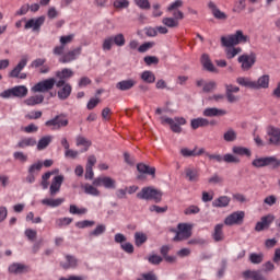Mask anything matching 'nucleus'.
<instances>
[{"label": "nucleus", "mask_w": 280, "mask_h": 280, "mask_svg": "<svg viewBox=\"0 0 280 280\" xmlns=\"http://www.w3.org/2000/svg\"><path fill=\"white\" fill-rule=\"evenodd\" d=\"M252 165L257 168L271 167L272 170H277L280 167V160L277 156L257 158L253 160Z\"/></svg>", "instance_id": "39448f33"}, {"label": "nucleus", "mask_w": 280, "mask_h": 280, "mask_svg": "<svg viewBox=\"0 0 280 280\" xmlns=\"http://www.w3.org/2000/svg\"><path fill=\"white\" fill-rule=\"evenodd\" d=\"M162 23L166 27H171V28L178 27L179 25V22L174 18H163Z\"/></svg>", "instance_id": "49530a36"}, {"label": "nucleus", "mask_w": 280, "mask_h": 280, "mask_svg": "<svg viewBox=\"0 0 280 280\" xmlns=\"http://www.w3.org/2000/svg\"><path fill=\"white\" fill-rule=\"evenodd\" d=\"M54 141V136H44L37 142V150L40 152L43 150H47L49 144Z\"/></svg>", "instance_id": "72a5a7b5"}, {"label": "nucleus", "mask_w": 280, "mask_h": 280, "mask_svg": "<svg viewBox=\"0 0 280 280\" xmlns=\"http://www.w3.org/2000/svg\"><path fill=\"white\" fill-rule=\"evenodd\" d=\"M261 89H270V74H262L257 81H254V91H259Z\"/></svg>", "instance_id": "4be33fe9"}, {"label": "nucleus", "mask_w": 280, "mask_h": 280, "mask_svg": "<svg viewBox=\"0 0 280 280\" xmlns=\"http://www.w3.org/2000/svg\"><path fill=\"white\" fill-rule=\"evenodd\" d=\"M232 152L234 154H237L238 156H250L252 154L248 148H244V147H233Z\"/></svg>", "instance_id": "37998d69"}, {"label": "nucleus", "mask_w": 280, "mask_h": 280, "mask_svg": "<svg viewBox=\"0 0 280 280\" xmlns=\"http://www.w3.org/2000/svg\"><path fill=\"white\" fill-rule=\"evenodd\" d=\"M94 187H105V189H115L117 182L108 176L96 177L93 180Z\"/></svg>", "instance_id": "dca6fc26"}, {"label": "nucleus", "mask_w": 280, "mask_h": 280, "mask_svg": "<svg viewBox=\"0 0 280 280\" xmlns=\"http://www.w3.org/2000/svg\"><path fill=\"white\" fill-rule=\"evenodd\" d=\"M238 62L243 71H250L255 62H257V56H255V54L242 55L238 57Z\"/></svg>", "instance_id": "9d476101"}, {"label": "nucleus", "mask_w": 280, "mask_h": 280, "mask_svg": "<svg viewBox=\"0 0 280 280\" xmlns=\"http://www.w3.org/2000/svg\"><path fill=\"white\" fill-rule=\"evenodd\" d=\"M43 170V162H36L28 167V174L25 177L24 182L28 183V185H33L36 183V176H38V172Z\"/></svg>", "instance_id": "f8f14e48"}, {"label": "nucleus", "mask_w": 280, "mask_h": 280, "mask_svg": "<svg viewBox=\"0 0 280 280\" xmlns=\"http://www.w3.org/2000/svg\"><path fill=\"white\" fill-rule=\"evenodd\" d=\"M60 266L63 270L78 268V258H75V256L66 255V262H60Z\"/></svg>", "instance_id": "c85d7f7f"}, {"label": "nucleus", "mask_w": 280, "mask_h": 280, "mask_svg": "<svg viewBox=\"0 0 280 280\" xmlns=\"http://www.w3.org/2000/svg\"><path fill=\"white\" fill-rule=\"evenodd\" d=\"M185 215H196L197 213H200V208L198 206H189L184 210Z\"/></svg>", "instance_id": "4d7b16f0"}, {"label": "nucleus", "mask_w": 280, "mask_h": 280, "mask_svg": "<svg viewBox=\"0 0 280 280\" xmlns=\"http://www.w3.org/2000/svg\"><path fill=\"white\" fill-rule=\"evenodd\" d=\"M231 205V198L228 196H221L212 201V207L217 209H223L224 207H229Z\"/></svg>", "instance_id": "473e14b6"}, {"label": "nucleus", "mask_w": 280, "mask_h": 280, "mask_svg": "<svg viewBox=\"0 0 280 280\" xmlns=\"http://www.w3.org/2000/svg\"><path fill=\"white\" fill-rule=\"evenodd\" d=\"M212 238L214 242H224V224L219 223L214 226Z\"/></svg>", "instance_id": "c756f323"}, {"label": "nucleus", "mask_w": 280, "mask_h": 280, "mask_svg": "<svg viewBox=\"0 0 280 280\" xmlns=\"http://www.w3.org/2000/svg\"><path fill=\"white\" fill-rule=\"evenodd\" d=\"M129 5H130V1H128V0H115L114 1V8H116L117 10L126 9Z\"/></svg>", "instance_id": "6e6d98bb"}, {"label": "nucleus", "mask_w": 280, "mask_h": 280, "mask_svg": "<svg viewBox=\"0 0 280 280\" xmlns=\"http://www.w3.org/2000/svg\"><path fill=\"white\" fill-rule=\"evenodd\" d=\"M209 126V119L199 117V118H194L190 120V127L192 130H198V128H207Z\"/></svg>", "instance_id": "7c9ffc66"}, {"label": "nucleus", "mask_w": 280, "mask_h": 280, "mask_svg": "<svg viewBox=\"0 0 280 280\" xmlns=\"http://www.w3.org/2000/svg\"><path fill=\"white\" fill-rule=\"evenodd\" d=\"M112 38L117 47H124V45H126V37L121 33L112 36Z\"/></svg>", "instance_id": "de8ad7c7"}, {"label": "nucleus", "mask_w": 280, "mask_h": 280, "mask_svg": "<svg viewBox=\"0 0 280 280\" xmlns=\"http://www.w3.org/2000/svg\"><path fill=\"white\" fill-rule=\"evenodd\" d=\"M73 38H75L74 34L63 35L59 38V43L63 47H67V45H71V43H73Z\"/></svg>", "instance_id": "09e8293b"}, {"label": "nucleus", "mask_w": 280, "mask_h": 280, "mask_svg": "<svg viewBox=\"0 0 280 280\" xmlns=\"http://www.w3.org/2000/svg\"><path fill=\"white\" fill-rule=\"evenodd\" d=\"M217 88H218V83H215V81H210L208 83H205L203 93H211V91H215Z\"/></svg>", "instance_id": "bf43d9fd"}, {"label": "nucleus", "mask_w": 280, "mask_h": 280, "mask_svg": "<svg viewBox=\"0 0 280 280\" xmlns=\"http://www.w3.org/2000/svg\"><path fill=\"white\" fill-rule=\"evenodd\" d=\"M77 145L78 147L83 145L84 147L83 152H88L89 148H91V141L88 140L86 138L82 137V136H79L77 138Z\"/></svg>", "instance_id": "a18cd8bd"}, {"label": "nucleus", "mask_w": 280, "mask_h": 280, "mask_svg": "<svg viewBox=\"0 0 280 280\" xmlns=\"http://www.w3.org/2000/svg\"><path fill=\"white\" fill-rule=\"evenodd\" d=\"M208 8L209 10H211L212 16H214V19H218V21H226V19H229L226 13L222 12L213 1H210L208 3Z\"/></svg>", "instance_id": "5701e85b"}, {"label": "nucleus", "mask_w": 280, "mask_h": 280, "mask_svg": "<svg viewBox=\"0 0 280 280\" xmlns=\"http://www.w3.org/2000/svg\"><path fill=\"white\" fill-rule=\"evenodd\" d=\"M149 264H152L153 266H159V264H161V261H163V257L159 256V255H151L148 258Z\"/></svg>", "instance_id": "0e129e2a"}, {"label": "nucleus", "mask_w": 280, "mask_h": 280, "mask_svg": "<svg viewBox=\"0 0 280 280\" xmlns=\"http://www.w3.org/2000/svg\"><path fill=\"white\" fill-rule=\"evenodd\" d=\"M236 82L237 84H240V86H245L246 89L255 90V81L250 80L249 78L238 77L236 79Z\"/></svg>", "instance_id": "58836bf2"}, {"label": "nucleus", "mask_w": 280, "mask_h": 280, "mask_svg": "<svg viewBox=\"0 0 280 280\" xmlns=\"http://www.w3.org/2000/svg\"><path fill=\"white\" fill-rule=\"evenodd\" d=\"M73 222V219L71 218H60L56 220L57 226H69Z\"/></svg>", "instance_id": "052dcab7"}, {"label": "nucleus", "mask_w": 280, "mask_h": 280, "mask_svg": "<svg viewBox=\"0 0 280 280\" xmlns=\"http://www.w3.org/2000/svg\"><path fill=\"white\" fill-rule=\"evenodd\" d=\"M249 261L250 264H261L264 261V255L260 253V254H257V253H252L249 255Z\"/></svg>", "instance_id": "3c124183"}, {"label": "nucleus", "mask_w": 280, "mask_h": 280, "mask_svg": "<svg viewBox=\"0 0 280 280\" xmlns=\"http://www.w3.org/2000/svg\"><path fill=\"white\" fill-rule=\"evenodd\" d=\"M83 189H84V194H86L88 196L97 197L101 195L100 189H97L95 185L85 184L83 186Z\"/></svg>", "instance_id": "ea45409f"}, {"label": "nucleus", "mask_w": 280, "mask_h": 280, "mask_svg": "<svg viewBox=\"0 0 280 280\" xmlns=\"http://www.w3.org/2000/svg\"><path fill=\"white\" fill-rule=\"evenodd\" d=\"M148 242V235L143 232H136L135 233V244L136 246H143Z\"/></svg>", "instance_id": "a19ab883"}, {"label": "nucleus", "mask_w": 280, "mask_h": 280, "mask_svg": "<svg viewBox=\"0 0 280 280\" xmlns=\"http://www.w3.org/2000/svg\"><path fill=\"white\" fill-rule=\"evenodd\" d=\"M27 67V56H23L19 63L9 72V78H18L19 80H27V73L21 72Z\"/></svg>", "instance_id": "0eeeda50"}, {"label": "nucleus", "mask_w": 280, "mask_h": 280, "mask_svg": "<svg viewBox=\"0 0 280 280\" xmlns=\"http://www.w3.org/2000/svg\"><path fill=\"white\" fill-rule=\"evenodd\" d=\"M223 139L228 143H233L237 139V132L233 128H230L224 132Z\"/></svg>", "instance_id": "79ce46f5"}, {"label": "nucleus", "mask_w": 280, "mask_h": 280, "mask_svg": "<svg viewBox=\"0 0 280 280\" xmlns=\"http://www.w3.org/2000/svg\"><path fill=\"white\" fill-rule=\"evenodd\" d=\"M13 159H15V161H20V163H27V154H25L21 151L14 152Z\"/></svg>", "instance_id": "13d9d810"}, {"label": "nucleus", "mask_w": 280, "mask_h": 280, "mask_svg": "<svg viewBox=\"0 0 280 280\" xmlns=\"http://www.w3.org/2000/svg\"><path fill=\"white\" fill-rule=\"evenodd\" d=\"M223 161H224V163H240V158H237L231 153H228L223 156Z\"/></svg>", "instance_id": "e2e57ef3"}, {"label": "nucleus", "mask_w": 280, "mask_h": 280, "mask_svg": "<svg viewBox=\"0 0 280 280\" xmlns=\"http://www.w3.org/2000/svg\"><path fill=\"white\" fill-rule=\"evenodd\" d=\"M149 211H151V213H165V211H167V206L160 207V206L153 205V206H150Z\"/></svg>", "instance_id": "680f3d73"}, {"label": "nucleus", "mask_w": 280, "mask_h": 280, "mask_svg": "<svg viewBox=\"0 0 280 280\" xmlns=\"http://www.w3.org/2000/svg\"><path fill=\"white\" fill-rule=\"evenodd\" d=\"M154 42H145L144 44L140 45L138 48L139 54H145V51L152 49L154 47Z\"/></svg>", "instance_id": "864d4df0"}, {"label": "nucleus", "mask_w": 280, "mask_h": 280, "mask_svg": "<svg viewBox=\"0 0 280 280\" xmlns=\"http://www.w3.org/2000/svg\"><path fill=\"white\" fill-rule=\"evenodd\" d=\"M184 174L188 183H198L200 180V168L189 165L184 168Z\"/></svg>", "instance_id": "ddd939ff"}, {"label": "nucleus", "mask_w": 280, "mask_h": 280, "mask_svg": "<svg viewBox=\"0 0 280 280\" xmlns=\"http://www.w3.org/2000/svg\"><path fill=\"white\" fill-rule=\"evenodd\" d=\"M82 55V46H79L72 50H69L63 56L59 58V62L62 65H69V62H73V60H78Z\"/></svg>", "instance_id": "9b49d317"}, {"label": "nucleus", "mask_w": 280, "mask_h": 280, "mask_svg": "<svg viewBox=\"0 0 280 280\" xmlns=\"http://www.w3.org/2000/svg\"><path fill=\"white\" fill-rule=\"evenodd\" d=\"M191 224L188 223H179L177 225L176 235L173 237V242H185V240H189L191 237Z\"/></svg>", "instance_id": "6e6552de"}, {"label": "nucleus", "mask_w": 280, "mask_h": 280, "mask_svg": "<svg viewBox=\"0 0 280 280\" xmlns=\"http://www.w3.org/2000/svg\"><path fill=\"white\" fill-rule=\"evenodd\" d=\"M160 121L162 126H171V130L177 135L183 132V128H180V126H185V124H187V120L183 117L170 118L167 116H161Z\"/></svg>", "instance_id": "20e7f679"}, {"label": "nucleus", "mask_w": 280, "mask_h": 280, "mask_svg": "<svg viewBox=\"0 0 280 280\" xmlns=\"http://www.w3.org/2000/svg\"><path fill=\"white\" fill-rule=\"evenodd\" d=\"M178 8H183V0H176L175 2H172L166 10L167 12H172L174 10H178Z\"/></svg>", "instance_id": "69168bd1"}, {"label": "nucleus", "mask_w": 280, "mask_h": 280, "mask_svg": "<svg viewBox=\"0 0 280 280\" xmlns=\"http://www.w3.org/2000/svg\"><path fill=\"white\" fill-rule=\"evenodd\" d=\"M275 222V215L268 214L265 215L258 221L255 225V231L257 233H261V231L268 229L270 226V223Z\"/></svg>", "instance_id": "412c9836"}, {"label": "nucleus", "mask_w": 280, "mask_h": 280, "mask_svg": "<svg viewBox=\"0 0 280 280\" xmlns=\"http://www.w3.org/2000/svg\"><path fill=\"white\" fill-rule=\"evenodd\" d=\"M235 93H240V86L233 84H225V97L229 104H235L240 102V96L235 95Z\"/></svg>", "instance_id": "2eb2a0df"}, {"label": "nucleus", "mask_w": 280, "mask_h": 280, "mask_svg": "<svg viewBox=\"0 0 280 280\" xmlns=\"http://www.w3.org/2000/svg\"><path fill=\"white\" fill-rule=\"evenodd\" d=\"M45 25V16L42 15L36 19H31L26 22L24 28L25 30H33V32H40V27Z\"/></svg>", "instance_id": "6ab92c4d"}, {"label": "nucleus", "mask_w": 280, "mask_h": 280, "mask_svg": "<svg viewBox=\"0 0 280 280\" xmlns=\"http://www.w3.org/2000/svg\"><path fill=\"white\" fill-rule=\"evenodd\" d=\"M62 183H65V176L62 175L55 176L50 184L49 195L57 196L58 194H60V187H62Z\"/></svg>", "instance_id": "aec40b11"}, {"label": "nucleus", "mask_w": 280, "mask_h": 280, "mask_svg": "<svg viewBox=\"0 0 280 280\" xmlns=\"http://www.w3.org/2000/svg\"><path fill=\"white\" fill-rule=\"evenodd\" d=\"M77 229H91V226H95V221H90V220H83V221H78L75 223Z\"/></svg>", "instance_id": "8fccbe9b"}, {"label": "nucleus", "mask_w": 280, "mask_h": 280, "mask_svg": "<svg viewBox=\"0 0 280 280\" xmlns=\"http://www.w3.org/2000/svg\"><path fill=\"white\" fill-rule=\"evenodd\" d=\"M34 145H36V138L25 137L16 143L15 148H20V150H25V148H34Z\"/></svg>", "instance_id": "bb28decb"}, {"label": "nucleus", "mask_w": 280, "mask_h": 280, "mask_svg": "<svg viewBox=\"0 0 280 280\" xmlns=\"http://www.w3.org/2000/svg\"><path fill=\"white\" fill-rule=\"evenodd\" d=\"M57 81L54 78H49L36 83L32 89V93H48L54 86H56Z\"/></svg>", "instance_id": "1a4fd4ad"}, {"label": "nucleus", "mask_w": 280, "mask_h": 280, "mask_svg": "<svg viewBox=\"0 0 280 280\" xmlns=\"http://www.w3.org/2000/svg\"><path fill=\"white\" fill-rule=\"evenodd\" d=\"M201 65L207 71H210L211 73H215L218 70L215 69V66H213V62H211V59L207 54H203L201 56Z\"/></svg>", "instance_id": "c9c22d12"}, {"label": "nucleus", "mask_w": 280, "mask_h": 280, "mask_svg": "<svg viewBox=\"0 0 280 280\" xmlns=\"http://www.w3.org/2000/svg\"><path fill=\"white\" fill-rule=\"evenodd\" d=\"M182 156L189 158L196 156V148L194 150H189L188 148L180 149Z\"/></svg>", "instance_id": "774afa93"}, {"label": "nucleus", "mask_w": 280, "mask_h": 280, "mask_svg": "<svg viewBox=\"0 0 280 280\" xmlns=\"http://www.w3.org/2000/svg\"><path fill=\"white\" fill-rule=\"evenodd\" d=\"M203 117H224L226 109H220L217 107H208L202 112Z\"/></svg>", "instance_id": "a878e982"}, {"label": "nucleus", "mask_w": 280, "mask_h": 280, "mask_svg": "<svg viewBox=\"0 0 280 280\" xmlns=\"http://www.w3.org/2000/svg\"><path fill=\"white\" fill-rule=\"evenodd\" d=\"M246 213L244 211H236L231 213L224 219L226 226H234L235 224H242L244 222Z\"/></svg>", "instance_id": "4468645a"}, {"label": "nucleus", "mask_w": 280, "mask_h": 280, "mask_svg": "<svg viewBox=\"0 0 280 280\" xmlns=\"http://www.w3.org/2000/svg\"><path fill=\"white\" fill-rule=\"evenodd\" d=\"M241 43H248V36L244 35V32H242L241 30L236 31L235 34L221 37V45L223 47H230L226 49V58L229 60L235 58L237 54H242V48L233 47L235 45H240Z\"/></svg>", "instance_id": "f257e3e1"}, {"label": "nucleus", "mask_w": 280, "mask_h": 280, "mask_svg": "<svg viewBox=\"0 0 280 280\" xmlns=\"http://www.w3.org/2000/svg\"><path fill=\"white\" fill-rule=\"evenodd\" d=\"M45 102V95L43 94H36L34 96H31L24 101V104L26 106H38V104H43Z\"/></svg>", "instance_id": "2f4dec72"}, {"label": "nucleus", "mask_w": 280, "mask_h": 280, "mask_svg": "<svg viewBox=\"0 0 280 280\" xmlns=\"http://www.w3.org/2000/svg\"><path fill=\"white\" fill-rule=\"evenodd\" d=\"M139 200H153V202H161L163 200V191L152 187H143L137 195Z\"/></svg>", "instance_id": "f03ea898"}, {"label": "nucleus", "mask_w": 280, "mask_h": 280, "mask_svg": "<svg viewBox=\"0 0 280 280\" xmlns=\"http://www.w3.org/2000/svg\"><path fill=\"white\" fill-rule=\"evenodd\" d=\"M133 3L140 8V10H150V0H133Z\"/></svg>", "instance_id": "5fc2aeb1"}, {"label": "nucleus", "mask_w": 280, "mask_h": 280, "mask_svg": "<svg viewBox=\"0 0 280 280\" xmlns=\"http://www.w3.org/2000/svg\"><path fill=\"white\" fill-rule=\"evenodd\" d=\"M58 98L61 101L65 100H69L70 95H71V91H73V88L71 86V84L63 82V84L61 85V88H58Z\"/></svg>", "instance_id": "b1692460"}, {"label": "nucleus", "mask_w": 280, "mask_h": 280, "mask_svg": "<svg viewBox=\"0 0 280 280\" xmlns=\"http://www.w3.org/2000/svg\"><path fill=\"white\" fill-rule=\"evenodd\" d=\"M113 45H115V42L113 40V37H107L103 40V51H110L113 49Z\"/></svg>", "instance_id": "603ef678"}, {"label": "nucleus", "mask_w": 280, "mask_h": 280, "mask_svg": "<svg viewBox=\"0 0 280 280\" xmlns=\"http://www.w3.org/2000/svg\"><path fill=\"white\" fill-rule=\"evenodd\" d=\"M137 170L140 172V174H149L152 176V178H155L156 176V168L155 167H150L143 163L137 164Z\"/></svg>", "instance_id": "f704fd0d"}, {"label": "nucleus", "mask_w": 280, "mask_h": 280, "mask_svg": "<svg viewBox=\"0 0 280 280\" xmlns=\"http://www.w3.org/2000/svg\"><path fill=\"white\" fill-rule=\"evenodd\" d=\"M62 202H65V198H57V199L45 198L42 200V205H45V207H51L52 209L56 207H60Z\"/></svg>", "instance_id": "e433bc0d"}, {"label": "nucleus", "mask_w": 280, "mask_h": 280, "mask_svg": "<svg viewBox=\"0 0 280 280\" xmlns=\"http://www.w3.org/2000/svg\"><path fill=\"white\" fill-rule=\"evenodd\" d=\"M27 93H30V90H27V86L15 85L11 89H8L1 92L0 97H2V100H10V97H19L20 100H23V97H27Z\"/></svg>", "instance_id": "7ed1b4c3"}, {"label": "nucleus", "mask_w": 280, "mask_h": 280, "mask_svg": "<svg viewBox=\"0 0 280 280\" xmlns=\"http://www.w3.org/2000/svg\"><path fill=\"white\" fill-rule=\"evenodd\" d=\"M45 126L51 128V130H60L61 128H67V126H69V119H67L65 114H59L52 119L47 120Z\"/></svg>", "instance_id": "423d86ee"}, {"label": "nucleus", "mask_w": 280, "mask_h": 280, "mask_svg": "<svg viewBox=\"0 0 280 280\" xmlns=\"http://www.w3.org/2000/svg\"><path fill=\"white\" fill-rule=\"evenodd\" d=\"M269 143L270 145H278L280 147V129L271 127L268 130Z\"/></svg>", "instance_id": "393cba45"}, {"label": "nucleus", "mask_w": 280, "mask_h": 280, "mask_svg": "<svg viewBox=\"0 0 280 280\" xmlns=\"http://www.w3.org/2000/svg\"><path fill=\"white\" fill-rule=\"evenodd\" d=\"M140 78L147 84H154V82H156V75H154V72L150 70L143 71Z\"/></svg>", "instance_id": "4c0bfd02"}, {"label": "nucleus", "mask_w": 280, "mask_h": 280, "mask_svg": "<svg viewBox=\"0 0 280 280\" xmlns=\"http://www.w3.org/2000/svg\"><path fill=\"white\" fill-rule=\"evenodd\" d=\"M65 49L66 46H63L62 44H60L59 46H55L52 49V54L54 56H65Z\"/></svg>", "instance_id": "338daca9"}, {"label": "nucleus", "mask_w": 280, "mask_h": 280, "mask_svg": "<svg viewBox=\"0 0 280 280\" xmlns=\"http://www.w3.org/2000/svg\"><path fill=\"white\" fill-rule=\"evenodd\" d=\"M56 78H58V81L56 83L57 89H61L62 84L67 82L70 78H73V70L69 68H63L61 71L56 72Z\"/></svg>", "instance_id": "f3484780"}, {"label": "nucleus", "mask_w": 280, "mask_h": 280, "mask_svg": "<svg viewBox=\"0 0 280 280\" xmlns=\"http://www.w3.org/2000/svg\"><path fill=\"white\" fill-rule=\"evenodd\" d=\"M136 85H137V81L133 79H129V80L119 81L116 84V89H118V91H130V89H133Z\"/></svg>", "instance_id": "cd10ccee"}, {"label": "nucleus", "mask_w": 280, "mask_h": 280, "mask_svg": "<svg viewBox=\"0 0 280 280\" xmlns=\"http://www.w3.org/2000/svg\"><path fill=\"white\" fill-rule=\"evenodd\" d=\"M106 233V225L98 224L92 232H90V235L92 237H100V235H104Z\"/></svg>", "instance_id": "c03bdc74"}, {"label": "nucleus", "mask_w": 280, "mask_h": 280, "mask_svg": "<svg viewBox=\"0 0 280 280\" xmlns=\"http://www.w3.org/2000/svg\"><path fill=\"white\" fill-rule=\"evenodd\" d=\"M8 272L10 275H26V272H30V266L21 262H12L8 267Z\"/></svg>", "instance_id": "a211bd4d"}]
</instances>
